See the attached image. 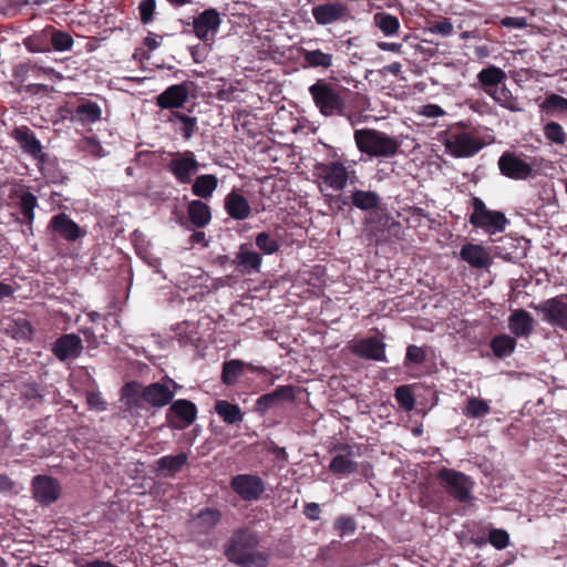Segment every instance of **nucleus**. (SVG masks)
<instances>
[{
  "label": "nucleus",
  "instance_id": "1",
  "mask_svg": "<svg viewBox=\"0 0 567 567\" xmlns=\"http://www.w3.org/2000/svg\"><path fill=\"white\" fill-rule=\"evenodd\" d=\"M259 537L255 532L240 528L224 545L226 558L240 567H267L268 556L257 549Z\"/></svg>",
  "mask_w": 567,
  "mask_h": 567
},
{
  "label": "nucleus",
  "instance_id": "2",
  "mask_svg": "<svg viewBox=\"0 0 567 567\" xmlns=\"http://www.w3.org/2000/svg\"><path fill=\"white\" fill-rule=\"evenodd\" d=\"M181 388L173 379L165 377L158 382L142 386L136 382L127 383L123 389L126 405L132 408L136 404L135 398L143 399L153 408H162L169 404L176 391Z\"/></svg>",
  "mask_w": 567,
  "mask_h": 567
},
{
  "label": "nucleus",
  "instance_id": "3",
  "mask_svg": "<svg viewBox=\"0 0 567 567\" xmlns=\"http://www.w3.org/2000/svg\"><path fill=\"white\" fill-rule=\"evenodd\" d=\"M309 93L316 107L323 116H344L347 113V97L351 91L326 80H318L310 85Z\"/></svg>",
  "mask_w": 567,
  "mask_h": 567
},
{
  "label": "nucleus",
  "instance_id": "4",
  "mask_svg": "<svg viewBox=\"0 0 567 567\" xmlns=\"http://www.w3.org/2000/svg\"><path fill=\"white\" fill-rule=\"evenodd\" d=\"M354 142L361 153L384 158L394 156L401 146L396 137L373 128L357 130Z\"/></svg>",
  "mask_w": 567,
  "mask_h": 567
},
{
  "label": "nucleus",
  "instance_id": "5",
  "mask_svg": "<svg viewBox=\"0 0 567 567\" xmlns=\"http://www.w3.org/2000/svg\"><path fill=\"white\" fill-rule=\"evenodd\" d=\"M470 207L472 213L468 215V221L474 228L483 229L491 235L505 230L508 219L503 212L488 209L485 203L475 196L471 198Z\"/></svg>",
  "mask_w": 567,
  "mask_h": 567
},
{
  "label": "nucleus",
  "instance_id": "6",
  "mask_svg": "<svg viewBox=\"0 0 567 567\" xmlns=\"http://www.w3.org/2000/svg\"><path fill=\"white\" fill-rule=\"evenodd\" d=\"M316 176L319 181V189L323 196L328 197L329 190H342L349 179L347 167L340 162L318 164L316 166Z\"/></svg>",
  "mask_w": 567,
  "mask_h": 567
},
{
  "label": "nucleus",
  "instance_id": "7",
  "mask_svg": "<svg viewBox=\"0 0 567 567\" xmlns=\"http://www.w3.org/2000/svg\"><path fill=\"white\" fill-rule=\"evenodd\" d=\"M199 166L194 153L190 151L173 154L167 165L169 172L181 184H189Z\"/></svg>",
  "mask_w": 567,
  "mask_h": 567
},
{
  "label": "nucleus",
  "instance_id": "8",
  "mask_svg": "<svg viewBox=\"0 0 567 567\" xmlns=\"http://www.w3.org/2000/svg\"><path fill=\"white\" fill-rule=\"evenodd\" d=\"M537 310L544 321L567 331V295L561 293L543 301Z\"/></svg>",
  "mask_w": 567,
  "mask_h": 567
},
{
  "label": "nucleus",
  "instance_id": "9",
  "mask_svg": "<svg viewBox=\"0 0 567 567\" xmlns=\"http://www.w3.org/2000/svg\"><path fill=\"white\" fill-rule=\"evenodd\" d=\"M501 174L515 181L527 179L533 174L532 164L512 151H505L497 162Z\"/></svg>",
  "mask_w": 567,
  "mask_h": 567
},
{
  "label": "nucleus",
  "instance_id": "10",
  "mask_svg": "<svg viewBox=\"0 0 567 567\" xmlns=\"http://www.w3.org/2000/svg\"><path fill=\"white\" fill-rule=\"evenodd\" d=\"M196 417V405L186 399L176 400L166 412V421L175 430H184L190 426Z\"/></svg>",
  "mask_w": 567,
  "mask_h": 567
},
{
  "label": "nucleus",
  "instance_id": "11",
  "mask_svg": "<svg viewBox=\"0 0 567 567\" xmlns=\"http://www.w3.org/2000/svg\"><path fill=\"white\" fill-rule=\"evenodd\" d=\"M230 487L244 501H257L265 492V483L254 474H238L231 477Z\"/></svg>",
  "mask_w": 567,
  "mask_h": 567
},
{
  "label": "nucleus",
  "instance_id": "12",
  "mask_svg": "<svg viewBox=\"0 0 567 567\" xmlns=\"http://www.w3.org/2000/svg\"><path fill=\"white\" fill-rule=\"evenodd\" d=\"M32 494L37 502L42 505H50L59 499L61 494V486L59 482L48 475H38L33 477Z\"/></svg>",
  "mask_w": 567,
  "mask_h": 567
},
{
  "label": "nucleus",
  "instance_id": "13",
  "mask_svg": "<svg viewBox=\"0 0 567 567\" xmlns=\"http://www.w3.org/2000/svg\"><path fill=\"white\" fill-rule=\"evenodd\" d=\"M221 23L220 14L216 9H207L194 19L193 28L196 37L202 41L214 38Z\"/></svg>",
  "mask_w": 567,
  "mask_h": 567
},
{
  "label": "nucleus",
  "instance_id": "14",
  "mask_svg": "<svg viewBox=\"0 0 567 567\" xmlns=\"http://www.w3.org/2000/svg\"><path fill=\"white\" fill-rule=\"evenodd\" d=\"M48 228L68 241H75L86 235L85 229L81 228L64 213L54 215Z\"/></svg>",
  "mask_w": 567,
  "mask_h": 567
},
{
  "label": "nucleus",
  "instance_id": "15",
  "mask_svg": "<svg viewBox=\"0 0 567 567\" xmlns=\"http://www.w3.org/2000/svg\"><path fill=\"white\" fill-rule=\"evenodd\" d=\"M83 351L81 338L74 333H66L56 339L52 352L60 361L76 359Z\"/></svg>",
  "mask_w": 567,
  "mask_h": 567
},
{
  "label": "nucleus",
  "instance_id": "16",
  "mask_svg": "<svg viewBox=\"0 0 567 567\" xmlns=\"http://www.w3.org/2000/svg\"><path fill=\"white\" fill-rule=\"evenodd\" d=\"M311 13L318 24L327 25L344 19L348 14V8L339 1L327 2L315 6Z\"/></svg>",
  "mask_w": 567,
  "mask_h": 567
},
{
  "label": "nucleus",
  "instance_id": "17",
  "mask_svg": "<svg viewBox=\"0 0 567 567\" xmlns=\"http://www.w3.org/2000/svg\"><path fill=\"white\" fill-rule=\"evenodd\" d=\"M188 100V87L186 83L168 86L156 97V104L161 109H178Z\"/></svg>",
  "mask_w": 567,
  "mask_h": 567
},
{
  "label": "nucleus",
  "instance_id": "18",
  "mask_svg": "<svg viewBox=\"0 0 567 567\" xmlns=\"http://www.w3.org/2000/svg\"><path fill=\"white\" fill-rule=\"evenodd\" d=\"M534 323L533 316L525 309H516L508 317V329L515 339L529 337L534 331Z\"/></svg>",
  "mask_w": 567,
  "mask_h": 567
},
{
  "label": "nucleus",
  "instance_id": "19",
  "mask_svg": "<svg viewBox=\"0 0 567 567\" xmlns=\"http://www.w3.org/2000/svg\"><path fill=\"white\" fill-rule=\"evenodd\" d=\"M352 352L361 358L386 361L385 344L377 338H367L354 342L351 347Z\"/></svg>",
  "mask_w": 567,
  "mask_h": 567
},
{
  "label": "nucleus",
  "instance_id": "20",
  "mask_svg": "<svg viewBox=\"0 0 567 567\" xmlns=\"http://www.w3.org/2000/svg\"><path fill=\"white\" fill-rule=\"evenodd\" d=\"M224 207L227 214L236 220L247 219L251 213L249 202L236 189L225 196Z\"/></svg>",
  "mask_w": 567,
  "mask_h": 567
},
{
  "label": "nucleus",
  "instance_id": "21",
  "mask_svg": "<svg viewBox=\"0 0 567 567\" xmlns=\"http://www.w3.org/2000/svg\"><path fill=\"white\" fill-rule=\"evenodd\" d=\"M221 514L219 511L206 508L192 517L189 527L194 533L205 535L217 526Z\"/></svg>",
  "mask_w": 567,
  "mask_h": 567
},
{
  "label": "nucleus",
  "instance_id": "22",
  "mask_svg": "<svg viewBox=\"0 0 567 567\" xmlns=\"http://www.w3.org/2000/svg\"><path fill=\"white\" fill-rule=\"evenodd\" d=\"M261 256L252 250L249 245L244 244L235 255L234 265L239 267L243 272H259L261 267Z\"/></svg>",
  "mask_w": 567,
  "mask_h": 567
},
{
  "label": "nucleus",
  "instance_id": "23",
  "mask_svg": "<svg viewBox=\"0 0 567 567\" xmlns=\"http://www.w3.org/2000/svg\"><path fill=\"white\" fill-rule=\"evenodd\" d=\"M293 399V388L291 385H282L270 393L259 396L256 402V410L260 413H265L279 401H292Z\"/></svg>",
  "mask_w": 567,
  "mask_h": 567
},
{
  "label": "nucleus",
  "instance_id": "24",
  "mask_svg": "<svg viewBox=\"0 0 567 567\" xmlns=\"http://www.w3.org/2000/svg\"><path fill=\"white\" fill-rule=\"evenodd\" d=\"M517 347V340L506 333L494 336L489 341V348L497 359H505L512 355Z\"/></svg>",
  "mask_w": 567,
  "mask_h": 567
},
{
  "label": "nucleus",
  "instance_id": "25",
  "mask_svg": "<svg viewBox=\"0 0 567 567\" xmlns=\"http://www.w3.org/2000/svg\"><path fill=\"white\" fill-rule=\"evenodd\" d=\"M187 214L190 223L197 228L207 226L212 220L209 206L199 199H194L188 204Z\"/></svg>",
  "mask_w": 567,
  "mask_h": 567
},
{
  "label": "nucleus",
  "instance_id": "26",
  "mask_svg": "<svg viewBox=\"0 0 567 567\" xmlns=\"http://www.w3.org/2000/svg\"><path fill=\"white\" fill-rule=\"evenodd\" d=\"M463 261L475 268H485L489 265L491 258L483 246L468 244L463 245Z\"/></svg>",
  "mask_w": 567,
  "mask_h": 567
},
{
  "label": "nucleus",
  "instance_id": "27",
  "mask_svg": "<svg viewBox=\"0 0 567 567\" xmlns=\"http://www.w3.org/2000/svg\"><path fill=\"white\" fill-rule=\"evenodd\" d=\"M187 462V454L166 455L156 461V468L159 475L173 476L182 470Z\"/></svg>",
  "mask_w": 567,
  "mask_h": 567
},
{
  "label": "nucleus",
  "instance_id": "28",
  "mask_svg": "<svg viewBox=\"0 0 567 567\" xmlns=\"http://www.w3.org/2000/svg\"><path fill=\"white\" fill-rule=\"evenodd\" d=\"M101 117L102 109L91 101L79 104L73 111V118L82 124L96 123Z\"/></svg>",
  "mask_w": 567,
  "mask_h": 567
},
{
  "label": "nucleus",
  "instance_id": "29",
  "mask_svg": "<svg viewBox=\"0 0 567 567\" xmlns=\"http://www.w3.org/2000/svg\"><path fill=\"white\" fill-rule=\"evenodd\" d=\"M218 187V178L213 174L199 175L192 185V193L199 198H209Z\"/></svg>",
  "mask_w": 567,
  "mask_h": 567
},
{
  "label": "nucleus",
  "instance_id": "30",
  "mask_svg": "<svg viewBox=\"0 0 567 567\" xmlns=\"http://www.w3.org/2000/svg\"><path fill=\"white\" fill-rule=\"evenodd\" d=\"M347 450V454L336 455L330 464L329 470L334 474L350 475L358 471V463L351 458V449L349 446L342 447Z\"/></svg>",
  "mask_w": 567,
  "mask_h": 567
},
{
  "label": "nucleus",
  "instance_id": "31",
  "mask_svg": "<svg viewBox=\"0 0 567 567\" xmlns=\"http://www.w3.org/2000/svg\"><path fill=\"white\" fill-rule=\"evenodd\" d=\"M13 137L24 152L31 155H38L41 152L40 142L35 138L29 128H16L13 131Z\"/></svg>",
  "mask_w": 567,
  "mask_h": 567
},
{
  "label": "nucleus",
  "instance_id": "32",
  "mask_svg": "<svg viewBox=\"0 0 567 567\" xmlns=\"http://www.w3.org/2000/svg\"><path fill=\"white\" fill-rule=\"evenodd\" d=\"M215 412L227 424H236L243 421L244 414L236 404H231L225 400H218L215 403Z\"/></svg>",
  "mask_w": 567,
  "mask_h": 567
},
{
  "label": "nucleus",
  "instance_id": "33",
  "mask_svg": "<svg viewBox=\"0 0 567 567\" xmlns=\"http://www.w3.org/2000/svg\"><path fill=\"white\" fill-rule=\"evenodd\" d=\"M486 93L489 94L502 107L513 112L519 111L517 100L505 85L496 86L494 89H486Z\"/></svg>",
  "mask_w": 567,
  "mask_h": 567
},
{
  "label": "nucleus",
  "instance_id": "34",
  "mask_svg": "<svg viewBox=\"0 0 567 567\" xmlns=\"http://www.w3.org/2000/svg\"><path fill=\"white\" fill-rule=\"evenodd\" d=\"M373 23L386 37L395 35L400 30L399 19L386 12H377L373 16Z\"/></svg>",
  "mask_w": 567,
  "mask_h": 567
},
{
  "label": "nucleus",
  "instance_id": "35",
  "mask_svg": "<svg viewBox=\"0 0 567 567\" xmlns=\"http://www.w3.org/2000/svg\"><path fill=\"white\" fill-rule=\"evenodd\" d=\"M351 203L361 210H370L379 205L380 196L372 190L357 189L351 194Z\"/></svg>",
  "mask_w": 567,
  "mask_h": 567
},
{
  "label": "nucleus",
  "instance_id": "36",
  "mask_svg": "<svg viewBox=\"0 0 567 567\" xmlns=\"http://www.w3.org/2000/svg\"><path fill=\"white\" fill-rule=\"evenodd\" d=\"M246 362L234 359L223 365L221 380L226 385H234L238 378L243 375Z\"/></svg>",
  "mask_w": 567,
  "mask_h": 567
},
{
  "label": "nucleus",
  "instance_id": "37",
  "mask_svg": "<svg viewBox=\"0 0 567 567\" xmlns=\"http://www.w3.org/2000/svg\"><path fill=\"white\" fill-rule=\"evenodd\" d=\"M505 78V72L497 66L485 68L477 74V79L485 90L498 86Z\"/></svg>",
  "mask_w": 567,
  "mask_h": 567
},
{
  "label": "nucleus",
  "instance_id": "38",
  "mask_svg": "<svg viewBox=\"0 0 567 567\" xmlns=\"http://www.w3.org/2000/svg\"><path fill=\"white\" fill-rule=\"evenodd\" d=\"M305 62L311 68L329 69L332 65L333 55L321 50H305L302 53Z\"/></svg>",
  "mask_w": 567,
  "mask_h": 567
},
{
  "label": "nucleus",
  "instance_id": "39",
  "mask_svg": "<svg viewBox=\"0 0 567 567\" xmlns=\"http://www.w3.org/2000/svg\"><path fill=\"white\" fill-rule=\"evenodd\" d=\"M442 484L455 497L461 499V475L451 470H443L440 473Z\"/></svg>",
  "mask_w": 567,
  "mask_h": 567
},
{
  "label": "nucleus",
  "instance_id": "40",
  "mask_svg": "<svg viewBox=\"0 0 567 567\" xmlns=\"http://www.w3.org/2000/svg\"><path fill=\"white\" fill-rule=\"evenodd\" d=\"M491 412V406L487 401L480 398H470L466 402L464 413L467 416L480 419L484 417Z\"/></svg>",
  "mask_w": 567,
  "mask_h": 567
},
{
  "label": "nucleus",
  "instance_id": "41",
  "mask_svg": "<svg viewBox=\"0 0 567 567\" xmlns=\"http://www.w3.org/2000/svg\"><path fill=\"white\" fill-rule=\"evenodd\" d=\"M472 125L473 124L470 118L466 122L463 121V157L476 154L484 146V143L481 140L474 138L465 133V130L471 128Z\"/></svg>",
  "mask_w": 567,
  "mask_h": 567
},
{
  "label": "nucleus",
  "instance_id": "42",
  "mask_svg": "<svg viewBox=\"0 0 567 567\" xmlns=\"http://www.w3.org/2000/svg\"><path fill=\"white\" fill-rule=\"evenodd\" d=\"M38 205L37 197L31 193H23L20 196L19 207L21 214L23 215L24 223L28 225H32L34 219V208Z\"/></svg>",
  "mask_w": 567,
  "mask_h": 567
},
{
  "label": "nucleus",
  "instance_id": "43",
  "mask_svg": "<svg viewBox=\"0 0 567 567\" xmlns=\"http://www.w3.org/2000/svg\"><path fill=\"white\" fill-rule=\"evenodd\" d=\"M544 135L548 141L558 145L565 144L567 138L563 126L557 122H548L544 126Z\"/></svg>",
  "mask_w": 567,
  "mask_h": 567
},
{
  "label": "nucleus",
  "instance_id": "44",
  "mask_svg": "<svg viewBox=\"0 0 567 567\" xmlns=\"http://www.w3.org/2000/svg\"><path fill=\"white\" fill-rule=\"evenodd\" d=\"M79 147L82 152H84L95 158H102L107 155V152L104 150V147L101 145V143L94 137L83 138L80 142Z\"/></svg>",
  "mask_w": 567,
  "mask_h": 567
},
{
  "label": "nucleus",
  "instance_id": "45",
  "mask_svg": "<svg viewBox=\"0 0 567 567\" xmlns=\"http://www.w3.org/2000/svg\"><path fill=\"white\" fill-rule=\"evenodd\" d=\"M256 246L266 255H272L279 249V244L268 233H259L256 236Z\"/></svg>",
  "mask_w": 567,
  "mask_h": 567
},
{
  "label": "nucleus",
  "instance_id": "46",
  "mask_svg": "<svg viewBox=\"0 0 567 567\" xmlns=\"http://www.w3.org/2000/svg\"><path fill=\"white\" fill-rule=\"evenodd\" d=\"M173 120H177L182 123L181 131L185 140H190L196 131V117H189L179 112L173 113Z\"/></svg>",
  "mask_w": 567,
  "mask_h": 567
},
{
  "label": "nucleus",
  "instance_id": "47",
  "mask_svg": "<svg viewBox=\"0 0 567 567\" xmlns=\"http://www.w3.org/2000/svg\"><path fill=\"white\" fill-rule=\"evenodd\" d=\"M547 112L567 111V99L558 94H549L542 104Z\"/></svg>",
  "mask_w": 567,
  "mask_h": 567
},
{
  "label": "nucleus",
  "instance_id": "48",
  "mask_svg": "<svg viewBox=\"0 0 567 567\" xmlns=\"http://www.w3.org/2000/svg\"><path fill=\"white\" fill-rule=\"evenodd\" d=\"M395 399L399 405L405 410L411 411L414 408V398L411 391V386L401 385L395 390Z\"/></svg>",
  "mask_w": 567,
  "mask_h": 567
},
{
  "label": "nucleus",
  "instance_id": "49",
  "mask_svg": "<svg viewBox=\"0 0 567 567\" xmlns=\"http://www.w3.org/2000/svg\"><path fill=\"white\" fill-rule=\"evenodd\" d=\"M488 542L496 549H504L509 545V535L501 528H493L488 534Z\"/></svg>",
  "mask_w": 567,
  "mask_h": 567
},
{
  "label": "nucleus",
  "instance_id": "50",
  "mask_svg": "<svg viewBox=\"0 0 567 567\" xmlns=\"http://www.w3.org/2000/svg\"><path fill=\"white\" fill-rule=\"evenodd\" d=\"M51 43L55 50L66 51L73 45V39L66 32L55 31L52 33Z\"/></svg>",
  "mask_w": 567,
  "mask_h": 567
},
{
  "label": "nucleus",
  "instance_id": "51",
  "mask_svg": "<svg viewBox=\"0 0 567 567\" xmlns=\"http://www.w3.org/2000/svg\"><path fill=\"white\" fill-rule=\"evenodd\" d=\"M155 9H156V0H141L138 10H140V16H141V21L144 24L152 22Z\"/></svg>",
  "mask_w": 567,
  "mask_h": 567
},
{
  "label": "nucleus",
  "instance_id": "52",
  "mask_svg": "<svg viewBox=\"0 0 567 567\" xmlns=\"http://www.w3.org/2000/svg\"><path fill=\"white\" fill-rule=\"evenodd\" d=\"M443 143L449 154L456 158L461 157V135L453 134L452 136H447L443 140Z\"/></svg>",
  "mask_w": 567,
  "mask_h": 567
},
{
  "label": "nucleus",
  "instance_id": "53",
  "mask_svg": "<svg viewBox=\"0 0 567 567\" xmlns=\"http://www.w3.org/2000/svg\"><path fill=\"white\" fill-rule=\"evenodd\" d=\"M334 527L341 535L352 534L355 530V522L350 516H340L336 519Z\"/></svg>",
  "mask_w": 567,
  "mask_h": 567
},
{
  "label": "nucleus",
  "instance_id": "54",
  "mask_svg": "<svg viewBox=\"0 0 567 567\" xmlns=\"http://www.w3.org/2000/svg\"><path fill=\"white\" fill-rule=\"evenodd\" d=\"M406 360L413 363H422L425 360V352L422 348L411 344L406 349Z\"/></svg>",
  "mask_w": 567,
  "mask_h": 567
},
{
  "label": "nucleus",
  "instance_id": "55",
  "mask_svg": "<svg viewBox=\"0 0 567 567\" xmlns=\"http://www.w3.org/2000/svg\"><path fill=\"white\" fill-rule=\"evenodd\" d=\"M86 402L89 406L96 411H105L106 402L103 400L100 393L97 392H89L86 394Z\"/></svg>",
  "mask_w": 567,
  "mask_h": 567
},
{
  "label": "nucleus",
  "instance_id": "56",
  "mask_svg": "<svg viewBox=\"0 0 567 567\" xmlns=\"http://www.w3.org/2000/svg\"><path fill=\"white\" fill-rule=\"evenodd\" d=\"M501 24L508 29H524L527 25L525 18L505 17L501 20Z\"/></svg>",
  "mask_w": 567,
  "mask_h": 567
},
{
  "label": "nucleus",
  "instance_id": "57",
  "mask_svg": "<svg viewBox=\"0 0 567 567\" xmlns=\"http://www.w3.org/2000/svg\"><path fill=\"white\" fill-rule=\"evenodd\" d=\"M465 104L472 112L477 113L478 115H484L488 113L489 110L487 103L481 102L478 100H467L465 101Z\"/></svg>",
  "mask_w": 567,
  "mask_h": 567
},
{
  "label": "nucleus",
  "instance_id": "58",
  "mask_svg": "<svg viewBox=\"0 0 567 567\" xmlns=\"http://www.w3.org/2000/svg\"><path fill=\"white\" fill-rule=\"evenodd\" d=\"M473 485L474 482L468 476L463 474V506L473 499V496L471 495Z\"/></svg>",
  "mask_w": 567,
  "mask_h": 567
},
{
  "label": "nucleus",
  "instance_id": "59",
  "mask_svg": "<svg viewBox=\"0 0 567 567\" xmlns=\"http://www.w3.org/2000/svg\"><path fill=\"white\" fill-rule=\"evenodd\" d=\"M421 114L426 117H437L443 114V110L439 105L429 104L422 107Z\"/></svg>",
  "mask_w": 567,
  "mask_h": 567
},
{
  "label": "nucleus",
  "instance_id": "60",
  "mask_svg": "<svg viewBox=\"0 0 567 567\" xmlns=\"http://www.w3.org/2000/svg\"><path fill=\"white\" fill-rule=\"evenodd\" d=\"M9 433L4 420L0 416V450L7 446L9 442Z\"/></svg>",
  "mask_w": 567,
  "mask_h": 567
},
{
  "label": "nucleus",
  "instance_id": "61",
  "mask_svg": "<svg viewBox=\"0 0 567 567\" xmlns=\"http://www.w3.org/2000/svg\"><path fill=\"white\" fill-rule=\"evenodd\" d=\"M305 514L310 519H318L320 514L319 505L317 503H308L306 505Z\"/></svg>",
  "mask_w": 567,
  "mask_h": 567
},
{
  "label": "nucleus",
  "instance_id": "62",
  "mask_svg": "<svg viewBox=\"0 0 567 567\" xmlns=\"http://www.w3.org/2000/svg\"><path fill=\"white\" fill-rule=\"evenodd\" d=\"M378 48L382 51H391V52H400L402 49L401 43H394V42H378Z\"/></svg>",
  "mask_w": 567,
  "mask_h": 567
},
{
  "label": "nucleus",
  "instance_id": "63",
  "mask_svg": "<svg viewBox=\"0 0 567 567\" xmlns=\"http://www.w3.org/2000/svg\"><path fill=\"white\" fill-rule=\"evenodd\" d=\"M14 292V289L8 285V284H4V282H0V301H2L3 299L8 298V297H11Z\"/></svg>",
  "mask_w": 567,
  "mask_h": 567
},
{
  "label": "nucleus",
  "instance_id": "64",
  "mask_svg": "<svg viewBox=\"0 0 567 567\" xmlns=\"http://www.w3.org/2000/svg\"><path fill=\"white\" fill-rule=\"evenodd\" d=\"M81 567H116V566L110 561L96 559V560L87 561V563L81 565Z\"/></svg>",
  "mask_w": 567,
  "mask_h": 567
}]
</instances>
